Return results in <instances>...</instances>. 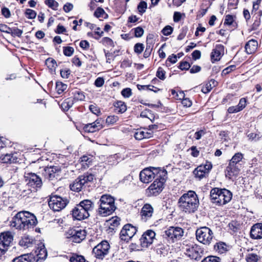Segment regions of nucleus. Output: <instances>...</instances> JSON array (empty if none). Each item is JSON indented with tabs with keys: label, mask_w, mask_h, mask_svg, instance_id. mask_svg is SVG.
Segmentation results:
<instances>
[{
	"label": "nucleus",
	"mask_w": 262,
	"mask_h": 262,
	"mask_svg": "<svg viewBox=\"0 0 262 262\" xmlns=\"http://www.w3.org/2000/svg\"><path fill=\"white\" fill-rule=\"evenodd\" d=\"M35 216L28 211L17 213L10 222V226L19 230H26L32 228L37 224Z\"/></svg>",
	"instance_id": "obj_1"
},
{
	"label": "nucleus",
	"mask_w": 262,
	"mask_h": 262,
	"mask_svg": "<svg viewBox=\"0 0 262 262\" xmlns=\"http://www.w3.org/2000/svg\"><path fill=\"white\" fill-rule=\"evenodd\" d=\"M178 204L182 211L190 213L194 212L197 210L199 201L195 192L190 190L180 198Z\"/></svg>",
	"instance_id": "obj_2"
},
{
	"label": "nucleus",
	"mask_w": 262,
	"mask_h": 262,
	"mask_svg": "<svg viewBox=\"0 0 262 262\" xmlns=\"http://www.w3.org/2000/svg\"><path fill=\"white\" fill-rule=\"evenodd\" d=\"M94 208L93 203L90 200H84L81 201L79 204L73 208L72 216L77 220L87 219L90 216V212Z\"/></svg>",
	"instance_id": "obj_3"
},
{
	"label": "nucleus",
	"mask_w": 262,
	"mask_h": 262,
	"mask_svg": "<svg viewBox=\"0 0 262 262\" xmlns=\"http://www.w3.org/2000/svg\"><path fill=\"white\" fill-rule=\"evenodd\" d=\"M99 204L98 213L102 216L111 215L116 209L115 205V199L110 195H102L99 200Z\"/></svg>",
	"instance_id": "obj_4"
},
{
	"label": "nucleus",
	"mask_w": 262,
	"mask_h": 262,
	"mask_svg": "<svg viewBox=\"0 0 262 262\" xmlns=\"http://www.w3.org/2000/svg\"><path fill=\"white\" fill-rule=\"evenodd\" d=\"M232 197V193L226 189L214 188L210 191V198L212 202L220 206L229 202Z\"/></svg>",
	"instance_id": "obj_5"
},
{
	"label": "nucleus",
	"mask_w": 262,
	"mask_h": 262,
	"mask_svg": "<svg viewBox=\"0 0 262 262\" xmlns=\"http://www.w3.org/2000/svg\"><path fill=\"white\" fill-rule=\"evenodd\" d=\"M24 177L27 185L28 187H31L32 189L24 190L21 195L25 196L26 194H29L32 191H35L38 188H41L42 183L41 178L35 173L25 172Z\"/></svg>",
	"instance_id": "obj_6"
},
{
	"label": "nucleus",
	"mask_w": 262,
	"mask_h": 262,
	"mask_svg": "<svg viewBox=\"0 0 262 262\" xmlns=\"http://www.w3.org/2000/svg\"><path fill=\"white\" fill-rule=\"evenodd\" d=\"M158 175H166V171L163 170H160L155 167L146 168L142 170L140 173V180L144 183H149L154 179L157 178Z\"/></svg>",
	"instance_id": "obj_7"
},
{
	"label": "nucleus",
	"mask_w": 262,
	"mask_h": 262,
	"mask_svg": "<svg viewBox=\"0 0 262 262\" xmlns=\"http://www.w3.org/2000/svg\"><path fill=\"white\" fill-rule=\"evenodd\" d=\"M196 238L199 242L204 245H209L214 237L213 231L207 227H202L195 231Z\"/></svg>",
	"instance_id": "obj_8"
},
{
	"label": "nucleus",
	"mask_w": 262,
	"mask_h": 262,
	"mask_svg": "<svg viewBox=\"0 0 262 262\" xmlns=\"http://www.w3.org/2000/svg\"><path fill=\"white\" fill-rule=\"evenodd\" d=\"M166 181V175H158L154 182L149 186L148 188L149 193L150 195H157L159 194L163 190V185Z\"/></svg>",
	"instance_id": "obj_9"
},
{
	"label": "nucleus",
	"mask_w": 262,
	"mask_h": 262,
	"mask_svg": "<svg viewBox=\"0 0 262 262\" xmlns=\"http://www.w3.org/2000/svg\"><path fill=\"white\" fill-rule=\"evenodd\" d=\"M68 203L66 198L58 195H52L49 201V206L54 211H59L65 208Z\"/></svg>",
	"instance_id": "obj_10"
},
{
	"label": "nucleus",
	"mask_w": 262,
	"mask_h": 262,
	"mask_svg": "<svg viewBox=\"0 0 262 262\" xmlns=\"http://www.w3.org/2000/svg\"><path fill=\"white\" fill-rule=\"evenodd\" d=\"M86 232L83 229L79 228H71L66 233L67 238L72 242L79 243L83 240L86 236Z\"/></svg>",
	"instance_id": "obj_11"
},
{
	"label": "nucleus",
	"mask_w": 262,
	"mask_h": 262,
	"mask_svg": "<svg viewBox=\"0 0 262 262\" xmlns=\"http://www.w3.org/2000/svg\"><path fill=\"white\" fill-rule=\"evenodd\" d=\"M185 253L189 257L195 260L200 259L204 253V250L201 247L197 244L187 245L185 248Z\"/></svg>",
	"instance_id": "obj_12"
},
{
	"label": "nucleus",
	"mask_w": 262,
	"mask_h": 262,
	"mask_svg": "<svg viewBox=\"0 0 262 262\" xmlns=\"http://www.w3.org/2000/svg\"><path fill=\"white\" fill-rule=\"evenodd\" d=\"M110 245L105 241L96 246L93 249V253L97 258L102 259L108 253Z\"/></svg>",
	"instance_id": "obj_13"
},
{
	"label": "nucleus",
	"mask_w": 262,
	"mask_h": 262,
	"mask_svg": "<svg viewBox=\"0 0 262 262\" xmlns=\"http://www.w3.org/2000/svg\"><path fill=\"white\" fill-rule=\"evenodd\" d=\"M13 239V235L10 231H6L0 234V254H3L7 250Z\"/></svg>",
	"instance_id": "obj_14"
},
{
	"label": "nucleus",
	"mask_w": 262,
	"mask_h": 262,
	"mask_svg": "<svg viewBox=\"0 0 262 262\" xmlns=\"http://www.w3.org/2000/svg\"><path fill=\"white\" fill-rule=\"evenodd\" d=\"M137 230L131 224L125 225L120 233V238L122 241L128 242L136 234Z\"/></svg>",
	"instance_id": "obj_15"
},
{
	"label": "nucleus",
	"mask_w": 262,
	"mask_h": 262,
	"mask_svg": "<svg viewBox=\"0 0 262 262\" xmlns=\"http://www.w3.org/2000/svg\"><path fill=\"white\" fill-rule=\"evenodd\" d=\"M183 233V229L178 227H170L165 231V235L173 241L181 238Z\"/></svg>",
	"instance_id": "obj_16"
},
{
	"label": "nucleus",
	"mask_w": 262,
	"mask_h": 262,
	"mask_svg": "<svg viewBox=\"0 0 262 262\" xmlns=\"http://www.w3.org/2000/svg\"><path fill=\"white\" fill-rule=\"evenodd\" d=\"M60 171L61 168L58 166H51L44 168L43 174L47 179L52 180L54 178L57 179Z\"/></svg>",
	"instance_id": "obj_17"
},
{
	"label": "nucleus",
	"mask_w": 262,
	"mask_h": 262,
	"mask_svg": "<svg viewBox=\"0 0 262 262\" xmlns=\"http://www.w3.org/2000/svg\"><path fill=\"white\" fill-rule=\"evenodd\" d=\"M156 233L151 230H148L140 238L141 245L142 247H147L151 244L155 239Z\"/></svg>",
	"instance_id": "obj_18"
},
{
	"label": "nucleus",
	"mask_w": 262,
	"mask_h": 262,
	"mask_svg": "<svg viewBox=\"0 0 262 262\" xmlns=\"http://www.w3.org/2000/svg\"><path fill=\"white\" fill-rule=\"evenodd\" d=\"M153 213L154 208L152 206L149 204H144L140 211L141 220L144 222L148 221L152 216Z\"/></svg>",
	"instance_id": "obj_19"
},
{
	"label": "nucleus",
	"mask_w": 262,
	"mask_h": 262,
	"mask_svg": "<svg viewBox=\"0 0 262 262\" xmlns=\"http://www.w3.org/2000/svg\"><path fill=\"white\" fill-rule=\"evenodd\" d=\"M224 53V47L222 45H216L211 54V59L212 62L220 60Z\"/></svg>",
	"instance_id": "obj_20"
},
{
	"label": "nucleus",
	"mask_w": 262,
	"mask_h": 262,
	"mask_svg": "<svg viewBox=\"0 0 262 262\" xmlns=\"http://www.w3.org/2000/svg\"><path fill=\"white\" fill-rule=\"evenodd\" d=\"M241 166L239 165H235L234 164L229 163L228 166L226 168V177L231 179L233 177L238 175Z\"/></svg>",
	"instance_id": "obj_21"
},
{
	"label": "nucleus",
	"mask_w": 262,
	"mask_h": 262,
	"mask_svg": "<svg viewBox=\"0 0 262 262\" xmlns=\"http://www.w3.org/2000/svg\"><path fill=\"white\" fill-rule=\"evenodd\" d=\"M101 120L97 119L95 122L84 125L83 129L85 132L94 133L102 128Z\"/></svg>",
	"instance_id": "obj_22"
},
{
	"label": "nucleus",
	"mask_w": 262,
	"mask_h": 262,
	"mask_svg": "<svg viewBox=\"0 0 262 262\" xmlns=\"http://www.w3.org/2000/svg\"><path fill=\"white\" fill-rule=\"evenodd\" d=\"M152 136V131H148L147 128L137 129L134 134L136 139L141 140L143 139H148Z\"/></svg>",
	"instance_id": "obj_23"
},
{
	"label": "nucleus",
	"mask_w": 262,
	"mask_h": 262,
	"mask_svg": "<svg viewBox=\"0 0 262 262\" xmlns=\"http://www.w3.org/2000/svg\"><path fill=\"white\" fill-rule=\"evenodd\" d=\"M250 235L254 239L262 238V223L256 224L252 226L250 231Z\"/></svg>",
	"instance_id": "obj_24"
},
{
	"label": "nucleus",
	"mask_w": 262,
	"mask_h": 262,
	"mask_svg": "<svg viewBox=\"0 0 262 262\" xmlns=\"http://www.w3.org/2000/svg\"><path fill=\"white\" fill-rule=\"evenodd\" d=\"M35 241L32 237L25 235L21 237L19 244L21 247L27 248L33 247L35 245Z\"/></svg>",
	"instance_id": "obj_25"
},
{
	"label": "nucleus",
	"mask_w": 262,
	"mask_h": 262,
	"mask_svg": "<svg viewBox=\"0 0 262 262\" xmlns=\"http://www.w3.org/2000/svg\"><path fill=\"white\" fill-rule=\"evenodd\" d=\"M35 255L33 253H27L14 258L12 262H34Z\"/></svg>",
	"instance_id": "obj_26"
},
{
	"label": "nucleus",
	"mask_w": 262,
	"mask_h": 262,
	"mask_svg": "<svg viewBox=\"0 0 262 262\" xmlns=\"http://www.w3.org/2000/svg\"><path fill=\"white\" fill-rule=\"evenodd\" d=\"M36 257L35 256L34 261H38L39 259H45L47 256V251L44 245H41L35 252Z\"/></svg>",
	"instance_id": "obj_27"
},
{
	"label": "nucleus",
	"mask_w": 262,
	"mask_h": 262,
	"mask_svg": "<svg viewBox=\"0 0 262 262\" xmlns=\"http://www.w3.org/2000/svg\"><path fill=\"white\" fill-rule=\"evenodd\" d=\"M258 42L255 39H251L247 42L245 45V50L247 54H251L254 53L257 50Z\"/></svg>",
	"instance_id": "obj_28"
},
{
	"label": "nucleus",
	"mask_w": 262,
	"mask_h": 262,
	"mask_svg": "<svg viewBox=\"0 0 262 262\" xmlns=\"http://www.w3.org/2000/svg\"><path fill=\"white\" fill-rule=\"evenodd\" d=\"M229 246L225 243L219 242L214 245V250L219 254H223L227 252Z\"/></svg>",
	"instance_id": "obj_29"
},
{
	"label": "nucleus",
	"mask_w": 262,
	"mask_h": 262,
	"mask_svg": "<svg viewBox=\"0 0 262 262\" xmlns=\"http://www.w3.org/2000/svg\"><path fill=\"white\" fill-rule=\"evenodd\" d=\"M84 185V182L79 176L75 180L73 184L70 185V188L72 191L79 192Z\"/></svg>",
	"instance_id": "obj_30"
},
{
	"label": "nucleus",
	"mask_w": 262,
	"mask_h": 262,
	"mask_svg": "<svg viewBox=\"0 0 262 262\" xmlns=\"http://www.w3.org/2000/svg\"><path fill=\"white\" fill-rule=\"evenodd\" d=\"M92 161L93 157L91 156H83L80 158L81 165L85 169L89 167Z\"/></svg>",
	"instance_id": "obj_31"
},
{
	"label": "nucleus",
	"mask_w": 262,
	"mask_h": 262,
	"mask_svg": "<svg viewBox=\"0 0 262 262\" xmlns=\"http://www.w3.org/2000/svg\"><path fill=\"white\" fill-rule=\"evenodd\" d=\"M243 158V155L241 152L236 153L232 158L229 161V163L234 164L235 165H239V162L242 161Z\"/></svg>",
	"instance_id": "obj_32"
},
{
	"label": "nucleus",
	"mask_w": 262,
	"mask_h": 262,
	"mask_svg": "<svg viewBox=\"0 0 262 262\" xmlns=\"http://www.w3.org/2000/svg\"><path fill=\"white\" fill-rule=\"evenodd\" d=\"M117 108V112L120 113H124L126 111V106L124 102L122 101H117L114 104Z\"/></svg>",
	"instance_id": "obj_33"
},
{
	"label": "nucleus",
	"mask_w": 262,
	"mask_h": 262,
	"mask_svg": "<svg viewBox=\"0 0 262 262\" xmlns=\"http://www.w3.org/2000/svg\"><path fill=\"white\" fill-rule=\"evenodd\" d=\"M204 168L201 167L200 166H198L193 171V173L196 178L201 179L203 178L206 173H207L204 170Z\"/></svg>",
	"instance_id": "obj_34"
},
{
	"label": "nucleus",
	"mask_w": 262,
	"mask_h": 262,
	"mask_svg": "<svg viewBox=\"0 0 262 262\" xmlns=\"http://www.w3.org/2000/svg\"><path fill=\"white\" fill-rule=\"evenodd\" d=\"M16 159L14 158L12 154H6L4 156H2L1 158V160L3 163H11L12 162H14L16 161Z\"/></svg>",
	"instance_id": "obj_35"
},
{
	"label": "nucleus",
	"mask_w": 262,
	"mask_h": 262,
	"mask_svg": "<svg viewBox=\"0 0 262 262\" xmlns=\"http://www.w3.org/2000/svg\"><path fill=\"white\" fill-rule=\"evenodd\" d=\"M67 89V85L61 82H57L56 89L59 94L62 93Z\"/></svg>",
	"instance_id": "obj_36"
},
{
	"label": "nucleus",
	"mask_w": 262,
	"mask_h": 262,
	"mask_svg": "<svg viewBox=\"0 0 262 262\" xmlns=\"http://www.w3.org/2000/svg\"><path fill=\"white\" fill-rule=\"evenodd\" d=\"M46 64L51 71L54 70L57 67L56 61L51 58H49L46 60Z\"/></svg>",
	"instance_id": "obj_37"
},
{
	"label": "nucleus",
	"mask_w": 262,
	"mask_h": 262,
	"mask_svg": "<svg viewBox=\"0 0 262 262\" xmlns=\"http://www.w3.org/2000/svg\"><path fill=\"white\" fill-rule=\"evenodd\" d=\"M247 262H257L259 259V256L256 254L249 253L246 256Z\"/></svg>",
	"instance_id": "obj_38"
},
{
	"label": "nucleus",
	"mask_w": 262,
	"mask_h": 262,
	"mask_svg": "<svg viewBox=\"0 0 262 262\" xmlns=\"http://www.w3.org/2000/svg\"><path fill=\"white\" fill-rule=\"evenodd\" d=\"M73 104V100L71 98L66 99L61 104L62 107L64 110H68L72 106Z\"/></svg>",
	"instance_id": "obj_39"
},
{
	"label": "nucleus",
	"mask_w": 262,
	"mask_h": 262,
	"mask_svg": "<svg viewBox=\"0 0 262 262\" xmlns=\"http://www.w3.org/2000/svg\"><path fill=\"white\" fill-rule=\"evenodd\" d=\"M23 33V31L22 30L19 29L17 28H11V31H10L9 34H10L13 37H21L22 34Z\"/></svg>",
	"instance_id": "obj_40"
},
{
	"label": "nucleus",
	"mask_w": 262,
	"mask_h": 262,
	"mask_svg": "<svg viewBox=\"0 0 262 262\" xmlns=\"http://www.w3.org/2000/svg\"><path fill=\"white\" fill-rule=\"evenodd\" d=\"M221 258L216 256H209L204 258L201 262H220Z\"/></svg>",
	"instance_id": "obj_41"
},
{
	"label": "nucleus",
	"mask_w": 262,
	"mask_h": 262,
	"mask_svg": "<svg viewBox=\"0 0 262 262\" xmlns=\"http://www.w3.org/2000/svg\"><path fill=\"white\" fill-rule=\"evenodd\" d=\"M119 120V118L117 116H110L106 119V123L108 125H113L116 123Z\"/></svg>",
	"instance_id": "obj_42"
},
{
	"label": "nucleus",
	"mask_w": 262,
	"mask_h": 262,
	"mask_svg": "<svg viewBox=\"0 0 262 262\" xmlns=\"http://www.w3.org/2000/svg\"><path fill=\"white\" fill-rule=\"evenodd\" d=\"M82 179L84 183H86L88 182H92L94 179V175L91 173H86L83 175L80 176Z\"/></svg>",
	"instance_id": "obj_43"
},
{
	"label": "nucleus",
	"mask_w": 262,
	"mask_h": 262,
	"mask_svg": "<svg viewBox=\"0 0 262 262\" xmlns=\"http://www.w3.org/2000/svg\"><path fill=\"white\" fill-rule=\"evenodd\" d=\"M45 3L50 8L54 10H57L58 8V3L54 0H46Z\"/></svg>",
	"instance_id": "obj_44"
},
{
	"label": "nucleus",
	"mask_w": 262,
	"mask_h": 262,
	"mask_svg": "<svg viewBox=\"0 0 262 262\" xmlns=\"http://www.w3.org/2000/svg\"><path fill=\"white\" fill-rule=\"evenodd\" d=\"M71 262H85V259L81 255H74L70 258Z\"/></svg>",
	"instance_id": "obj_45"
},
{
	"label": "nucleus",
	"mask_w": 262,
	"mask_h": 262,
	"mask_svg": "<svg viewBox=\"0 0 262 262\" xmlns=\"http://www.w3.org/2000/svg\"><path fill=\"white\" fill-rule=\"evenodd\" d=\"M147 5L144 1L141 2L138 6V10L140 13L143 14L147 9Z\"/></svg>",
	"instance_id": "obj_46"
},
{
	"label": "nucleus",
	"mask_w": 262,
	"mask_h": 262,
	"mask_svg": "<svg viewBox=\"0 0 262 262\" xmlns=\"http://www.w3.org/2000/svg\"><path fill=\"white\" fill-rule=\"evenodd\" d=\"M89 109L92 113L97 116H98L100 114L99 108L95 104H91L89 106Z\"/></svg>",
	"instance_id": "obj_47"
},
{
	"label": "nucleus",
	"mask_w": 262,
	"mask_h": 262,
	"mask_svg": "<svg viewBox=\"0 0 262 262\" xmlns=\"http://www.w3.org/2000/svg\"><path fill=\"white\" fill-rule=\"evenodd\" d=\"M74 48L71 47H66L63 48V52L65 56H71L74 53Z\"/></svg>",
	"instance_id": "obj_48"
},
{
	"label": "nucleus",
	"mask_w": 262,
	"mask_h": 262,
	"mask_svg": "<svg viewBox=\"0 0 262 262\" xmlns=\"http://www.w3.org/2000/svg\"><path fill=\"white\" fill-rule=\"evenodd\" d=\"M165 72L164 71V70L161 67L159 68L156 73V76L159 79L163 80L165 79Z\"/></svg>",
	"instance_id": "obj_49"
},
{
	"label": "nucleus",
	"mask_w": 262,
	"mask_h": 262,
	"mask_svg": "<svg viewBox=\"0 0 262 262\" xmlns=\"http://www.w3.org/2000/svg\"><path fill=\"white\" fill-rule=\"evenodd\" d=\"M101 42L104 46L112 47L114 46L113 40L108 37H104L101 40Z\"/></svg>",
	"instance_id": "obj_50"
},
{
	"label": "nucleus",
	"mask_w": 262,
	"mask_h": 262,
	"mask_svg": "<svg viewBox=\"0 0 262 262\" xmlns=\"http://www.w3.org/2000/svg\"><path fill=\"white\" fill-rule=\"evenodd\" d=\"M25 14L27 17L29 19L34 18L36 16V12L30 9H27L26 10Z\"/></svg>",
	"instance_id": "obj_51"
},
{
	"label": "nucleus",
	"mask_w": 262,
	"mask_h": 262,
	"mask_svg": "<svg viewBox=\"0 0 262 262\" xmlns=\"http://www.w3.org/2000/svg\"><path fill=\"white\" fill-rule=\"evenodd\" d=\"M234 21V17L232 15H227L225 17L224 24L230 26L233 24Z\"/></svg>",
	"instance_id": "obj_52"
},
{
	"label": "nucleus",
	"mask_w": 262,
	"mask_h": 262,
	"mask_svg": "<svg viewBox=\"0 0 262 262\" xmlns=\"http://www.w3.org/2000/svg\"><path fill=\"white\" fill-rule=\"evenodd\" d=\"M173 31V28L170 26H166L162 30V33L165 35L168 36L170 35Z\"/></svg>",
	"instance_id": "obj_53"
},
{
	"label": "nucleus",
	"mask_w": 262,
	"mask_h": 262,
	"mask_svg": "<svg viewBox=\"0 0 262 262\" xmlns=\"http://www.w3.org/2000/svg\"><path fill=\"white\" fill-rule=\"evenodd\" d=\"M85 96L83 93L77 91L75 93L74 99L76 100L82 101L84 99Z\"/></svg>",
	"instance_id": "obj_54"
},
{
	"label": "nucleus",
	"mask_w": 262,
	"mask_h": 262,
	"mask_svg": "<svg viewBox=\"0 0 262 262\" xmlns=\"http://www.w3.org/2000/svg\"><path fill=\"white\" fill-rule=\"evenodd\" d=\"M235 69V65H231L225 69H224L222 72V75H226L229 73H230L231 71H234Z\"/></svg>",
	"instance_id": "obj_55"
},
{
	"label": "nucleus",
	"mask_w": 262,
	"mask_h": 262,
	"mask_svg": "<svg viewBox=\"0 0 262 262\" xmlns=\"http://www.w3.org/2000/svg\"><path fill=\"white\" fill-rule=\"evenodd\" d=\"M134 32L136 37H140L144 33V30L142 28L138 27L134 29Z\"/></svg>",
	"instance_id": "obj_56"
},
{
	"label": "nucleus",
	"mask_w": 262,
	"mask_h": 262,
	"mask_svg": "<svg viewBox=\"0 0 262 262\" xmlns=\"http://www.w3.org/2000/svg\"><path fill=\"white\" fill-rule=\"evenodd\" d=\"M144 47L142 43H137L134 46V51L138 54L141 53Z\"/></svg>",
	"instance_id": "obj_57"
},
{
	"label": "nucleus",
	"mask_w": 262,
	"mask_h": 262,
	"mask_svg": "<svg viewBox=\"0 0 262 262\" xmlns=\"http://www.w3.org/2000/svg\"><path fill=\"white\" fill-rule=\"evenodd\" d=\"M121 94L123 97H126V98H128L132 94V90L130 88L124 89L121 91Z\"/></svg>",
	"instance_id": "obj_58"
},
{
	"label": "nucleus",
	"mask_w": 262,
	"mask_h": 262,
	"mask_svg": "<svg viewBox=\"0 0 262 262\" xmlns=\"http://www.w3.org/2000/svg\"><path fill=\"white\" fill-rule=\"evenodd\" d=\"M104 14H105V11L101 8H98L94 13L95 16L97 18L103 17Z\"/></svg>",
	"instance_id": "obj_59"
},
{
	"label": "nucleus",
	"mask_w": 262,
	"mask_h": 262,
	"mask_svg": "<svg viewBox=\"0 0 262 262\" xmlns=\"http://www.w3.org/2000/svg\"><path fill=\"white\" fill-rule=\"evenodd\" d=\"M70 73V70L68 69H63L60 71L61 76L63 78H68Z\"/></svg>",
	"instance_id": "obj_60"
},
{
	"label": "nucleus",
	"mask_w": 262,
	"mask_h": 262,
	"mask_svg": "<svg viewBox=\"0 0 262 262\" xmlns=\"http://www.w3.org/2000/svg\"><path fill=\"white\" fill-rule=\"evenodd\" d=\"M246 99L245 98H242L240 99L239 102L237 105L241 111L243 110L246 106Z\"/></svg>",
	"instance_id": "obj_61"
},
{
	"label": "nucleus",
	"mask_w": 262,
	"mask_h": 262,
	"mask_svg": "<svg viewBox=\"0 0 262 262\" xmlns=\"http://www.w3.org/2000/svg\"><path fill=\"white\" fill-rule=\"evenodd\" d=\"M190 67V64L187 61L181 62L179 65V68L182 70H188Z\"/></svg>",
	"instance_id": "obj_62"
},
{
	"label": "nucleus",
	"mask_w": 262,
	"mask_h": 262,
	"mask_svg": "<svg viewBox=\"0 0 262 262\" xmlns=\"http://www.w3.org/2000/svg\"><path fill=\"white\" fill-rule=\"evenodd\" d=\"M0 31L9 34L11 28L5 24H0Z\"/></svg>",
	"instance_id": "obj_63"
},
{
	"label": "nucleus",
	"mask_w": 262,
	"mask_h": 262,
	"mask_svg": "<svg viewBox=\"0 0 262 262\" xmlns=\"http://www.w3.org/2000/svg\"><path fill=\"white\" fill-rule=\"evenodd\" d=\"M248 137L251 140H258L260 136L259 134H255V133H250L248 135Z\"/></svg>",
	"instance_id": "obj_64"
}]
</instances>
